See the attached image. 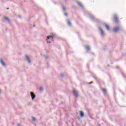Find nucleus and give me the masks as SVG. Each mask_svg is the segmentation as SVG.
Listing matches in <instances>:
<instances>
[{
	"label": "nucleus",
	"instance_id": "f257e3e1",
	"mask_svg": "<svg viewBox=\"0 0 126 126\" xmlns=\"http://www.w3.org/2000/svg\"><path fill=\"white\" fill-rule=\"evenodd\" d=\"M47 38L46 39V41H47V43H49V44H50L51 41H53V39H54V38H55V35L52 34V35L47 36Z\"/></svg>",
	"mask_w": 126,
	"mask_h": 126
},
{
	"label": "nucleus",
	"instance_id": "f03ea898",
	"mask_svg": "<svg viewBox=\"0 0 126 126\" xmlns=\"http://www.w3.org/2000/svg\"><path fill=\"white\" fill-rule=\"evenodd\" d=\"M25 58L26 61H27L28 63H29L30 64H31L32 63L31 58H30V57H29L28 55H25Z\"/></svg>",
	"mask_w": 126,
	"mask_h": 126
},
{
	"label": "nucleus",
	"instance_id": "7ed1b4c3",
	"mask_svg": "<svg viewBox=\"0 0 126 126\" xmlns=\"http://www.w3.org/2000/svg\"><path fill=\"white\" fill-rule=\"evenodd\" d=\"M0 63H1L2 66L3 67H6V63L2 59H0Z\"/></svg>",
	"mask_w": 126,
	"mask_h": 126
},
{
	"label": "nucleus",
	"instance_id": "20e7f679",
	"mask_svg": "<svg viewBox=\"0 0 126 126\" xmlns=\"http://www.w3.org/2000/svg\"><path fill=\"white\" fill-rule=\"evenodd\" d=\"M102 25L105 27L107 31H111V29L110 28V26H109L108 25H107L106 23H104L102 24Z\"/></svg>",
	"mask_w": 126,
	"mask_h": 126
},
{
	"label": "nucleus",
	"instance_id": "39448f33",
	"mask_svg": "<svg viewBox=\"0 0 126 126\" xmlns=\"http://www.w3.org/2000/svg\"><path fill=\"white\" fill-rule=\"evenodd\" d=\"M121 28L120 27H115L113 28V31L117 33V32H119L120 31Z\"/></svg>",
	"mask_w": 126,
	"mask_h": 126
},
{
	"label": "nucleus",
	"instance_id": "423d86ee",
	"mask_svg": "<svg viewBox=\"0 0 126 126\" xmlns=\"http://www.w3.org/2000/svg\"><path fill=\"white\" fill-rule=\"evenodd\" d=\"M30 95L32 98V100H34L35 98H36V95H35V94L33 92H31L30 93Z\"/></svg>",
	"mask_w": 126,
	"mask_h": 126
},
{
	"label": "nucleus",
	"instance_id": "0eeeda50",
	"mask_svg": "<svg viewBox=\"0 0 126 126\" xmlns=\"http://www.w3.org/2000/svg\"><path fill=\"white\" fill-rule=\"evenodd\" d=\"M98 29L99 30V32H100L101 35H102V36H103L104 35V31H103L102 28H101V27H98Z\"/></svg>",
	"mask_w": 126,
	"mask_h": 126
},
{
	"label": "nucleus",
	"instance_id": "6e6552de",
	"mask_svg": "<svg viewBox=\"0 0 126 126\" xmlns=\"http://www.w3.org/2000/svg\"><path fill=\"white\" fill-rule=\"evenodd\" d=\"M73 93L76 97H78V92L75 90H73Z\"/></svg>",
	"mask_w": 126,
	"mask_h": 126
},
{
	"label": "nucleus",
	"instance_id": "1a4fd4ad",
	"mask_svg": "<svg viewBox=\"0 0 126 126\" xmlns=\"http://www.w3.org/2000/svg\"><path fill=\"white\" fill-rule=\"evenodd\" d=\"M76 3H77V4H78V5H79V6H80V7H81L83 9L84 8V6H83V5H82V4L80 2L77 1Z\"/></svg>",
	"mask_w": 126,
	"mask_h": 126
},
{
	"label": "nucleus",
	"instance_id": "9d476101",
	"mask_svg": "<svg viewBox=\"0 0 126 126\" xmlns=\"http://www.w3.org/2000/svg\"><path fill=\"white\" fill-rule=\"evenodd\" d=\"M3 19L5 21H7V22H10V20H9V18L7 17H4Z\"/></svg>",
	"mask_w": 126,
	"mask_h": 126
},
{
	"label": "nucleus",
	"instance_id": "9b49d317",
	"mask_svg": "<svg viewBox=\"0 0 126 126\" xmlns=\"http://www.w3.org/2000/svg\"><path fill=\"white\" fill-rule=\"evenodd\" d=\"M80 117H81V118H84V113H83V112L81 111L80 112Z\"/></svg>",
	"mask_w": 126,
	"mask_h": 126
},
{
	"label": "nucleus",
	"instance_id": "f8f14e48",
	"mask_svg": "<svg viewBox=\"0 0 126 126\" xmlns=\"http://www.w3.org/2000/svg\"><path fill=\"white\" fill-rule=\"evenodd\" d=\"M86 50L88 51L90 50V47L88 45L86 46Z\"/></svg>",
	"mask_w": 126,
	"mask_h": 126
},
{
	"label": "nucleus",
	"instance_id": "ddd939ff",
	"mask_svg": "<svg viewBox=\"0 0 126 126\" xmlns=\"http://www.w3.org/2000/svg\"><path fill=\"white\" fill-rule=\"evenodd\" d=\"M67 24L69 25V26H71V23H70V22L68 20H67Z\"/></svg>",
	"mask_w": 126,
	"mask_h": 126
},
{
	"label": "nucleus",
	"instance_id": "4468645a",
	"mask_svg": "<svg viewBox=\"0 0 126 126\" xmlns=\"http://www.w3.org/2000/svg\"><path fill=\"white\" fill-rule=\"evenodd\" d=\"M102 91L103 93H107V90L106 89H102Z\"/></svg>",
	"mask_w": 126,
	"mask_h": 126
},
{
	"label": "nucleus",
	"instance_id": "2eb2a0df",
	"mask_svg": "<svg viewBox=\"0 0 126 126\" xmlns=\"http://www.w3.org/2000/svg\"><path fill=\"white\" fill-rule=\"evenodd\" d=\"M39 90L40 91H43V90H44V88H43V87H40L39 88Z\"/></svg>",
	"mask_w": 126,
	"mask_h": 126
},
{
	"label": "nucleus",
	"instance_id": "dca6fc26",
	"mask_svg": "<svg viewBox=\"0 0 126 126\" xmlns=\"http://www.w3.org/2000/svg\"><path fill=\"white\" fill-rule=\"evenodd\" d=\"M63 9L64 11L66 10V8H65V7H64V6H63Z\"/></svg>",
	"mask_w": 126,
	"mask_h": 126
},
{
	"label": "nucleus",
	"instance_id": "f3484780",
	"mask_svg": "<svg viewBox=\"0 0 126 126\" xmlns=\"http://www.w3.org/2000/svg\"><path fill=\"white\" fill-rule=\"evenodd\" d=\"M32 120L33 121V122H35L36 121V118L34 117H32Z\"/></svg>",
	"mask_w": 126,
	"mask_h": 126
},
{
	"label": "nucleus",
	"instance_id": "a211bd4d",
	"mask_svg": "<svg viewBox=\"0 0 126 126\" xmlns=\"http://www.w3.org/2000/svg\"><path fill=\"white\" fill-rule=\"evenodd\" d=\"M61 77H63V76H64V74L62 73V74H61Z\"/></svg>",
	"mask_w": 126,
	"mask_h": 126
},
{
	"label": "nucleus",
	"instance_id": "6ab92c4d",
	"mask_svg": "<svg viewBox=\"0 0 126 126\" xmlns=\"http://www.w3.org/2000/svg\"><path fill=\"white\" fill-rule=\"evenodd\" d=\"M44 57L46 59H48L49 58V56H48V55H45Z\"/></svg>",
	"mask_w": 126,
	"mask_h": 126
},
{
	"label": "nucleus",
	"instance_id": "aec40b11",
	"mask_svg": "<svg viewBox=\"0 0 126 126\" xmlns=\"http://www.w3.org/2000/svg\"><path fill=\"white\" fill-rule=\"evenodd\" d=\"M64 15H65V16H67V13H64Z\"/></svg>",
	"mask_w": 126,
	"mask_h": 126
},
{
	"label": "nucleus",
	"instance_id": "412c9836",
	"mask_svg": "<svg viewBox=\"0 0 126 126\" xmlns=\"http://www.w3.org/2000/svg\"><path fill=\"white\" fill-rule=\"evenodd\" d=\"M89 16H92V15L91 13H88Z\"/></svg>",
	"mask_w": 126,
	"mask_h": 126
},
{
	"label": "nucleus",
	"instance_id": "4be33fe9",
	"mask_svg": "<svg viewBox=\"0 0 126 126\" xmlns=\"http://www.w3.org/2000/svg\"><path fill=\"white\" fill-rule=\"evenodd\" d=\"M115 21H118V18L117 17L115 18Z\"/></svg>",
	"mask_w": 126,
	"mask_h": 126
},
{
	"label": "nucleus",
	"instance_id": "5701e85b",
	"mask_svg": "<svg viewBox=\"0 0 126 126\" xmlns=\"http://www.w3.org/2000/svg\"><path fill=\"white\" fill-rule=\"evenodd\" d=\"M1 93V89H0V94Z\"/></svg>",
	"mask_w": 126,
	"mask_h": 126
},
{
	"label": "nucleus",
	"instance_id": "b1692460",
	"mask_svg": "<svg viewBox=\"0 0 126 126\" xmlns=\"http://www.w3.org/2000/svg\"><path fill=\"white\" fill-rule=\"evenodd\" d=\"M17 126H20V124H18Z\"/></svg>",
	"mask_w": 126,
	"mask_h": 126
},
{
	"label": "nucleus",
	"instance_id": "393cba45",
	"mask_svg": "<svg viewBox=\"0 0 126 126\" xmlns=\"http://www.w3.org/2000/svg\"><path fill=\"white\" fill-rule=\"evenodd\" d=\"M92 83H93V82H91V83H90V84H92Z\"/></svg>",
	"mask_w": 126,
	"mask_h": 126
},
{
	"label": "nucleus",
	"instance_id": "a878e982",
	"mask_svg": "<svg viewBox=\"0 0 126 126\" xmlns=\"http://www.w3.org/2000/svg\"><path fill=\"white\" fill-rule=\"evenodd\" d=\"M7 9H9V8H7Z\"/></svg>",
	"mask_w": 126,
	"mask_h": 126
},
{
	"label": "nucleus",
	"instance_id": "bb28decb",
	"mask_svg": "<svg viewBox=\"0 0 126 126\" xmlns=\"http://www.w3.org/2000/svg\"><path fill=\"white\" fill-rule=\"evenodd\" d=\"M114 16H117V15H114Z\"/></svg>",
	"mask_w": 126,
	"mask_h": 126
}]
</instances>
